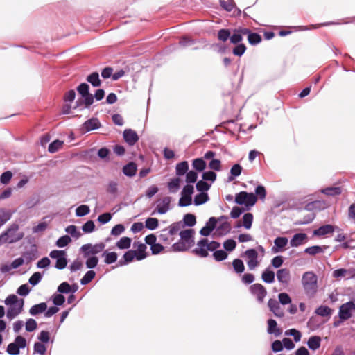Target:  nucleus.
<instances>
[{"mask_svg":"<svg viewBox=\"0 0 355 355\" xmlns=\"http://www.w3.org/2000/svg\"><path fill=\"white\" fill-rule=\"evenodd\" d=\"M248 40L251 45H257L261 42V37L257 33H251L248 37Z\"/></svg>","mask_w":355,"mask_h":355,"instance_id":"52","label":"nucleus"},{"mask_svg":"<svg viewBox=\"0 0 355 355\" xmlns=\"http://www.w3.org/2000/svg\"><path fill=\"white\" fill-rule=\"evenodd\" d=\"M123 139L130 145H135L139 140V136L135 130L126 129L123 131Z\"/></svg>","mask_w":355,"mask_h":355,"instance_id":"17","label":"nucleus"},{"mask_svg":"<svg viewBox=\"0 0 355 355\" xmlns=\"http://www.w3.org/2000/svg\"><path fill=\"white\" fill-rule=\"evenodd\" d=\"M193 167L198 171H202L206 168V162L202 158H197L193 160Z\"/></svg>","mask_w":355,"mask_h":355,"instance_id":"43","label":"nucleus"},{"mask_svg":"<svg viewBox=\"0 0 355 355\" xmlns=\"http://www.w3.org/2000/svg\"><path fill=\"white\" fill-rule=\"evenodd\" d=\"M335 227L332 225H322L319 228L313 231V235L315 236H325L329 234H331L334 232Z\"/></svg>","mask_w":355,"mask_h":355,"instance_id":"25","label":"nucleus"},{"mask_svg":"<svg viewBox=\"0 0 355 355\" xmlns=\"http://www.w3.org/2000/svg\"><path fill=\"white\" fill-rule=\"evenodd\" d=\"M257 200V197L253 193L241 191L235 196V202L238 205H244L247 207L253 206Z\"/></svg>","mask_w":355,"mask_h":355,"instance_id":"4","label":"nucleus"},{"mask_svg":"<svg viewBox=\"0 0 355 355\" xmlns=\"http://www.w3.org/2000/svg\"><path fill=\"white\" fill-rule=\"evenodd\" d=\"M333 277L335 278L346 277L351 279L355 277V269L339 268L333 272Z\"/></svg>","mask_w":355,"mask_h":355,"instance_id":"16","label":"nucleus"},{"mask_svg":"<svg viewBox=\"0 0 355 355\" xmlns=\"http://www.w3.org/2000/svg\"><path fill=\"white\" fill-rule=\"evenodd\" d=\"M42 279V275L40 272H34L28 279V283L32 286L37 285Z\"/></svg>","mask_w":355,"mask_h":355,"instance_id":"51","label":"nucleus"},{"mask_svg":"<svg viewBox=\"0 0 355 355\" xmlns=\"http://www.w3.org/2000/svg\"><path fill=\"white\" fill-rule=\"evenodd\" d=\"M277 278L279 283L287 286L290 282L291 275L287 268L279 269L277 272Z\"/></svg>","mask_w":355,"mask_h":355,"instance_id":"19","label":"nucleus"},{"mask_svg":"<svg viewBox=\"0 0 355 355\" xmlns=\"http://www.w3.org/2000/svg\"><path fill=\"white\" fill-rule=\"evenodd\" d=\"M159 220L155 218H148L145 222V226L150 230H154L158 227Z\"/></svg>","mask_w":355,"mask_h":355,"instance_id":"44","label":"nucleus"},{"mask_svg":"<svg viewBox=\"0 0 355 355\" xmlns=\"http://www.w3.org/2000/svg\"><path fill=\"white\" fill-rule=\"evenodd\" d=\"M101 127V123L97 118L93 117L87 120L82 125L81 131L87 132L92 130L98 129Z\"/></svg>","mask_w":355,"mask_h":355,"instance_id":"12","label":"nucleus"},{"mask_svg":"<svg viewBox=\"0 0 355 355\" xmlns=\"http://www.w3.org/2000/svg\"><path fill=\"white\" fill-rule=\"evenodd\" d=\"M171 197L166 196L162 199H159L157 201V205L155 210L152 214H155L157 211L159 214H164L167 213L171 209Z\"/></svg>","mask_w":355,"mask_h":355,"instance_id":"9","label":"nucleus"},{"mask_svg":"<svg viewBox=\"0 0 355 355\" xmlns=\"http://www.w3.org/2000/svg\"><path fill=\"white\" fill-rule=\"evenodd\" d=\"M183 227L184 225L181 222L173 223L168 227V234L173 236L176 234Z\"/></svg>","mask_w":355,"mask_h":355,"instance_id":"45","label":"nucleus"},{"mask_svg":"<svg viewBox=\"0 0 355 355\" xmlns=\"http://www.w3.org/2000/svg\"><path fill=\"white\" fill-rule=\"evenodd\" d=\"M332 309L327 306L321 305L315 310V313L322 317H329Z\"/></svg>","mask_w":355,"mask_h":355,"instance_id":"35","label":"nucleus"},{"mask_svg":"<svg viewBox=\"0 0 355 355\" xmlns=\"http://www.w3.org/2000/svg\"><path fill=\"white\" fill-rule=\"evenodd\" d=\"M209 199V198L207 193L201 192L195 196L193 202L195 205L199 206L207 202Z\"/></svg>","mask_w":355,"mask_h":355,"instance_id":"40","label":"nucleus"},{"mask_svg":"<svg viewBox=\"0 0 355 355\" xmlns=\"http://www.w3.org/2000/svg\"><path fill=\"white\" fill-rule=\"evenodd\" d=\"M105 248V244L103 242L96 244L87 243L80 247V252L83 257L86 259L85 265L87 268L93 269L96 267L98 258L96 255L101 252Z\"/></svg>","mask_w":355,"mask_h":355,"instance_id":"1","label":"nucleus"},{"mask_svg":"<svg viewBox=\"0 0 355 355\" xmlns=\"http://www.w3.org/2000/svg\"><path fill=\"white\" fill-rule=\"evenodd\" d=\"M136 253L134 250H128L124 253L123 257L118 261L117 266H124L130 263L134 260V259H136Z\"/></svg>","mask_w":355,"mask_h":355,"instance_id":"21","label":"nucleus"},{"mask_svg":"<svg viewBox=\"0 0 355 355\" xmlns=\"http://www.w3.org/2000/svg\"><path fill=\"white\" fill-rule=\"evenodd\" d=\"M231 33L229 29L223 28L218 32V39L223 42L230 39Z\"/></svg>","mask_w":355,"mask_h":355,"instance_id":"49","label":"nucleus"},{"mask_svg":"<svg viewBox=\"0 0 355 355\" xmlns=\"http://www.w3.org/2000/svg\"><path fill=\"white\" fill-rule=\"evenodd\" d=\"M37 246L33 245L28 250L23 252L22 258L24 259V261L29 263L37 257Z\"/></svg>","mask_w":355,"mask_h":355,"instance_id":"20","label":"nucleus"},{"mask_svg":"<svg viewBox=\"0 0 355 355\" xmlns=\"http://www.w3.org/2000/svg\"><path fill=\"white\" fill-rule=\"evenodd\" d=\"M184 226L193 227L196 223L195 215L192 214H187L183 217Z\"/></svg>","mask_w":355,"mask_h":355,"instance_id":"42","label":"nucleus"},{"mask_svg":"<svg viewBox=\"0 0 355 355\" xmlns=\"http://www.w3.org/2000/svg\"><path fill=\"white\" fill-rule=\"evenodd\" d=\"M65 231L67 233L69 234L71 236L76 238V239L79 238L81 235L80 232L79 231H78L77 227L73 225L67 226L65 228Z\"/></svg>","mask_w":355,"mask_h":355,"instance_id":"58","label":"nucleus"},{"mask_svg":"<svg viewBox=\"0 0 355 355\" xmlns=\"http://www.w3.org/2000/svg\"><path fill=\"white\" fill-rule=\"evenodd\" d=\"M19 225L13 223L1 234L4 239V242L13 243L20 241L24 237V233L17 232Z\"/></svg>","mask_w":355,"mask_h":355,"instance_id":"3","label":"nucleus"},{"mask_svg":"<svg viewBox=\"0 0 355 355\" xmlns=\"http://www.w3.org/2000/svg\"><path fill=\"white\" fill-rule=\"evenodd\" d=\"M192 198L191 196L181 194V197L178 202V205L180 207H187L191 204Z\"/></svg>","mask_w":355,"mask_h":355,"instance_id":"60","label":"nucleus"},{"mask_svg":"<svg viewBox=\"0 0 355 355\" xmlns=\"http://www.w3.org/2000/svg\"><path fill=\"white\" fill-rule=\"evenodd\" d=\"M11 218V214L4 209L0 210V227L3 226Z\"/></svg>","mask_w":355,"mask_h":355,"instance_id":"59","label":"nucleus"},{"mask_svg":"<svg viewBox=\"0 0 355 355\" xmlns=\"http://www.w3.org/2000/svg\"><path fill=\"white\" fill-rule=\"evenodd\" d=\"M324 252L323 248L319 245H313L311 247H308L304 250V252L309 254L310 255H315L319 253H322Z\"/></svg>","mask_w":355,"mask_h":355,"instance_id":"53","label":"nucleus"},{"mask_svg":"<svg viewBox=\"0 0 355 355\" xmlns=\"http://www.w3.org/2000/svg\"><path fill=\"white\" fill-rule=\"evenodd\" d=\"M62 145L63 141L60 140H55L49 145L48 150L51 153H54L57 152L60 148H61Z\"/></svg>","mask_w":355,"mask_h":355,"instance_id":"55","label":"nucleus"},{"mask_svg":"<svg viewBox=\"0 0 355 355\" xmlns=\"http://www.w3.org/2000/svg\"><path fill=\"white\" fill-rule=\"evenodd\" d=\"M67 253L65 255H63L60 259H58V260L55 262V267L58 270H62L66 268L67 265Z\"/></svg>","mask_w":355,"mask_h":355,"instance_id":"61","label":"nucleus"},{"mask_svg":"<svg viewBox=\"0 0 355 355\" xmlns=\"http://www.w3.org/2000/svg\"><path fill=\"white\" fill-rule=\"evenodd\" d=\"M132 239L124 236L121 238L116 243V246L121 250L128 249L131 245Z\"/></svg>","mask_w":355,"mask_h":355,"instance_id":"33","label":"nucleus"},{"mask_svg":"<svg viewBox=\"0 0 355 355\" xmlns=\"http://www.w3.org/2000/svg\"><path fill=\"white\" fill-rule=\"evenodd\" d=\"M37 324L35 320L29 318L26 320L25 324L26 330L28 332H32L37 329Z\"/></svg>","mask_w":355,"mask_h":355,"instance_id":"64","label":"nucleus"},{"mask_svg":"<svg viewBox=\"0 0 355 355\" xmlns=\"http://www.w3.org/2000/svg\"><path fill=\"white\" fill-rule=\"evenodd\" d=\"M250 293L254 296L259 303H262L264 301V298L267 295V291L266 288L261 284H254L249 288Z\"/></svg>","mask_w":355,"mask_h":355,"instance_id":"7","label":"nucleus"},{"mask_svg":"<svg viewBox=\"0 0 355 355\" xmlns=\"http://www.w3.org/2000/svg\"><path fill=\"white\" fill-rule=\"evenodd\" d=\"M355 310V303L352 301H349L346 303L343 304L339 307L338 311V316L339 318L345 321L349 320L352 314V311Z\"/></svg>","mask_w":355,"mask_h":355,"instance_id":"6","label":"nucleus"},{"mask_svg":"<svg viewBox=\"0 0 355 355\" xmlns=\"http://www.w3.org/2000/svg\"><path fill=\"white\" fill-rule=\"evenodd\" d=\"M232 267L234 268V272L238 274L242 273L245 270L243 262L240 259H235L232 261Z\"/></svg>","mask_w":355,"mask_h":355,"instance_id":"41","label":"nucleus"},{"mask_svg":"<svg viewBox=\"0 0 355 355\" xmlns=\"http://www.w3.org/2000/svg\"><path fill=\"white\" fill-rule=\"evenodd\" d=\"M302 285L306 295L309 298L315 297L318 292V277L312 271L305 272L302 275Z\"/></svg>","mask_w":355,"mask_h":355,"instance_id":"2","label":"nucleus"},{"mask_svg":"<svg viewBox=\"0 0 355 355\" xmlns=\"http://www.w3.org/2000/svg\"><path fill=\"white\" fill-rule=\"evenodd\" d=\"M24 301L23 299H19V302L17 304L8 306L6 312V316L10 320L14 319L23 311Z\"/></svg>","mask_w":355,"mask_h":355,"instance_id":"10","label":"nucleus"},{"mask_svg":"<svg viewBox=\"0 0 355 355\" xmlns=\"http://www.w3.org/2000/svg\"><path fill=\"white\" fill-rule=\"evenodd\" d=\"M242 167L240 164H236L230 169V175L228 177V182L233 181L235 178L239 176L242 171Z\"/></svg>","mask_w":355,"mask_h":355,"instance_id":"32","label":"nucleus"},{"mask_svg":"<svg viewBox=\"0 0 355 355\" xmlns=\"http://www.w3.org/2000/svg\"><path fill=\"white\" fill-rule=\"evenodd\" d=\"M180 240L189 245L190 247L194 244V230L192 229H187L180 231Z\"/></svg>","mask_w":355,"mask_h":355,"instance_id":"13","label":"nucleus"},{"mask_svg":"<svg viewBox=\"0 0 355 355\" xmlns=\"http://www.w3.org/2000/svg\"><path fill=\"white\" fill-rule=\"evenodd\" d=\"M90 211L89 206L82 205L78 207L76 209V215L78 217H83L87 215Z\"/></svg>","mask_w":355,"mask_h":355,"instance_id":"48","label":"nucleus"},{"mask_svg":"<svg viewBox=\"0 0 355 355\" xmlns=\"http://www.w3.org/2000/svg\"><path fill=\"white\" fill-rule=\"evenodd\" d=\"M285 335L293 336L294 340L297 343L301 340L302 334L300 331L295 329H291L285 331Z\"/></svg>","mask_w":355,"mask_h":355,"instance_id":"54","label":"nucleus"},{"mask_svg":"<svg viewBox=\"0 0 355 355\" xmlns=\"http://www.w3.org/2000/svg\"><path fill=\"white\" fill-rule=\"evenodd\" d=\"M328 205L324 200H315L307 203L304 209L306 211H321L326 209Z\"/></svg>","mask_w":355,"mask_h":355,"instance_id":"15","label":"nucleus"},{"mask_svg":"<svg viewBox=\"0 0 355 355\" xmlns=\"http://www.w3.org/2000/svg\"><path fill=\"white\" fill-rule=\"evenodd\" d=\"M307 239V235L305 233H297L293 236L290 241L291 247H298L302 245Z\"/></svg>","mask_w":355,"mask_h":355,"instance_id":"23","label":"nucleus"},{"mask_svg":"<svg viewBox=\"0 0 355 355\" xmlns=\"http://www.w3.org/2000/svg\"><path fill=\"white\" fill-rule=\"evenodd\" d=\"M34 353L39 354L40 355H45L46 347L44 343L40 342H35L33 346Z\"/></svg>","mask_w":355,"mask_h":355,"instance_id":"50","label":"nucleus"},{"mask_svg":"<svg viewBox=\"0 0 355 355\" xmlns=\"http://www.w3.org/2000/svg\"><path fill=\"white\" fill-rule=\"evenodd\" d=\"M137 246V248L136 250H134V252H135L136 253V259L138 260V261H141V260H143L144 259L146 256H147V254L146 252V245L144 244V243H139V242H135L134 243V247H136Z\"/></svg>","mask_w":355,"mask_h":355,"instance_id":"24","label":"nucleus"},{"mask_svg":"<svg viewBox=\"0 0 355 355\" xmlns=\"http://www.w3.org/2000/svg\"><path fill=\"white\" fill-rule=\"evenodd\" d=\"M253 221V215L251 213H246L243 216V227L249 230L252 227Z\"/></svg>","mask_w":355,"mask_h":355,"instance_id":"46","label":"nucleus"},{"mask_svg":"<svg viewBox=\"0 0 355 355\" xmlns=\"http://www.w3.org/2000/svg\"><path fill=\"white\" fill-rule=\"evenodd\" d=\"M95 275L96 272L94 270H88L80 279V284L82 285L89 284L95 277Z\"/></svg>","mask_w":355,"mask_h":355,"instance_id":"47","label":"nucleus"},{"mask_svg":"<svg viewBox=\"0 0 355 355\" xmlns=\"http://www.w3.org/2000/svg\"><path fill=\"white\" fill-rule=\"evenodd\" d=\"M87 81L89 82L93 87H97L101 86V80L99 78V74L97 72H93L86 78Z\"/></svg>","mask_w":355,"mask_h":355,"instance_id":"31","label":"nucleus"},{"mask_svg":"<svg viewBox=\"0 0 355 355\" xmlns=\"http://www.w3.org/2000/svg\"><path fill=\"white\" fill-rule=\"evenodd\" d=\"M102 256L104 257V262L109 265L114 263L117 260V253L115 252L104 251Z\"/></svg>","mask_w":355,"mask_h":355,"instance_id":"30","label":"nucleus"},{"mask_svg":"<svg viewBox=\"0 0 355 355\" xmlns=\"http://www.w3.org/2000/svg\"><path fill=\"white\" fill-rule=\"evenodd\" d=\"M208 239H202L197 243V246L193 250V253L200 257H207L209 249H207Z\"/></svg>","mask_w":355,"mask_h":355,"instance_id":"11","label":"nucleus"},{"mask_svg":"<svg viewBox=\"0 0 355 355\" xmlns=\"http://www.w3.org/2000/svg\"><path fill=\"white\" fill-rule=\"evenodd\" d=\"M268 306L270 310L274 313L276 317L282 318L284 315V311L282 309L279 302L275 299H270L268 302Z\"/></svg>","mask_w":355,"mask_h":355,"instance_id":"18","label":"nucleus"},{"mask_svg":"<svg viewBox=\"0 0 355 355\" xmlns=\"http://www.w3.org/2000/svg\"><path fill=\"white\" fill-rule=\"evenodd\" d=\"M71 239L69 236L64 235L60 237L56 241V245L59 248H64L67 246L70 242Z\"/></svg>","mask_w":355,"mask_h":355,"instance_id":"57","label":"nucleus"},{"mask_svg":"<svg viewBox=\"0 0 355 355\" xmlns=\"http://www.w3.org/2000/svg\"><path fill=\"white\" fill-rule=\"evenodd\" d=\"M52 301L55 306H62L65 302V297L60 294H54L52 296Z\"/></svg>","mask_w":355,"mask_h":355,"instance_id":"63","label":"nucleus"},{"mask_svg":"<svg viewBox=\"0 0 355 355\" xmlns=\"http://www.w3.org/2000/svg\"><path fill=\"white\" fill-rule=\"evenodd\" d=\"M213 257L216 261H221L227 258V253L223 250H216L213 253Z\"/></svg>","mask_w":355,"mask_h":355,"instance_id":"62","label":"nucleus"},{"mask_svg":"<svg viewBox=\"0 0 355 355\" xmlns=\"http://www.w3.org/2000/svg\"><path fill=\"white\" fill-rule=\"evenodd\" d=\"M26 346V339L21 336H17L14 342L8 345L6 352L10 355H19L20 349H24Z\"/></svg>","mask_w":355,"mask_h":355,"instance_id":"5","label":"nucleus"},{"mask_svg":"<svg viewBox=\"0 0 355 355\" xmlns=\"http://www.w3.org/2000/svg\"><path fill=\"white\" fill-rule=\"evenodd\" d=\"M267 332L269 334H274L276 337L279 336L282 334L281 329L277 327V322L273 319L268 320Z\"/></svg>","mask_w":355,"mask_h":355,"instance_id":"26","label":"nucleus"},{"mask_svg":"<svg viewBox=\"0 0 355 355\" xmlns=\"http://www.w3.org/2000/svg\"><path fill=\"white\" fill-rule=\"evenodd\" d=\"M189 169V164L187 161L178 163L175 166V173L178 176H182L187 173Z\"/></svg>","mask_w":355,"mask_h":355,"instance_id":"34","label":"nucleus"},{"mask_svg":"<svg viewBox=\"0 0 355 355\" xmlns=\"http://www.w3.org/2000/svg\"><path fill=\"white\" fill-rule=\"evenodd\" d=\"M137 165L134 162H129L123 167V173L128 177H133L137 172Z\"/></svg>","mask_w":355,"mask_h":355,"instance_id":"28","label":"nucleus"},{"mask_svg":"<svg viewBox=\"0 0 355 355\" xmlns=\"http://www.w3.org/2000/svg\"><path fill=\"white\" fill-rule=\"evenodd\" d=\"M180 178H172L168 183V188L171 193H175L180 189Z\"/></svg>","mask_w":355,"mask_h":355,"instance_id":"39","label":"nucleus"},{"mask_svg":"<svg viewBox=\"0 0 355 355\" xmlns=\"http://www.w3.org/2000/svg\"><path fill=\"white\" fill-rule=\"evenodd\" d=\"M288 240L286 237L278 236L274 241V246L272 248L273 252L277 253L282 251L288 244Z\"/></svg>","mask_w":355,"mask_h":355,"instance_id":"22","label":"nucleus"},{"mask_svg":"<svg viewBox=\"0 0 355 355\" xmlns=\"http://www.w3.org/2000/svg\"><path fill=\"white\" fill-rule=\"evenodd\" d=\"M321 192L327 196H335L341 193L342 189L340 187H327L322 189Z\"/></svg>","mask_w":355,"mask_h":355,"instance_id":"38","label":"nucleus"},{"mask_svg":"<svg viewBox=\"0 0 355 355\" xmlns=\"http://www.w3.org/2000/svg\"><path fill=\"white\" fill-rule=\"evenodd\" d=\"M191 247L184 241L180 239L179 241L173 243L171 246V250L173 252H184L189 250Z\"/></svg>","mask_w":355,"mask_h":355,"instance_id":"36","label":"nucleus"},{"mask_svg":"<svg viewBox=\"0 0 355 355\" xmlns=\"http://www.w3.org/2000/svg\"><path fill=\"white\" fill-rule=\"evenodd\" d=\"M245 51L246 46L244 44H238L232 49V53L236 56L241 57L245 53Z\"/></svg>","mask_w":355,"mask_h":355,"instance_id":"56","label":"nucleus"},{"mask_svg":"<svg viewBox=\"0 0 355 355\" xmlns=\"http://www.w3.org/2000/svg\"><path fill=\"white\" fill-rule=\"evenodd\" d=\"M275 277V272L269 269L265 270L261 275L262 280L267 284H271L274 282Z\"/></svg>","mask_w":355,"mask_h":355,"instance_id":"37","label":"nucleus"},{"mask_svg":"<svg viewBox=\"0 0 355 355\" xmlns=\"http://www.w3.org/2000/svg\"><path fill=\"white\" fill-rule=\"evenodd\" d=\"M308 347L310 349L315 351L320 348L321 345V338L318 336H313L309 338L307 342Z\"/></svg>","mask_w":355,"mask_h":355,"instance_id":"29","label":"nucleus"},{"mask_svg":"<svg viewBox=\"0 0 355 355\" xmlns=\"http://www.w3.org/2000/svg\"><path fill=\"white\" fill-rule=\"evenodd\" d=\"M217 224V220L215 217H211L206 223L205 226H204L200 230V234L202 236H209L211 232L216 228Z\"/></svg>","mask_w":355,"mask_h":355,"instance_id":"14","label":"nucleus"},{"mask_svg":"<svg viewBox=\"0 0 355 355\" xmlns=\"http://www.w3.org/2000/svg\"><path fill=\"white\" fill-rule=\"evenodd\" d=\"M46 309H47L46 303L41 302L40 304H35L33 306H31V309H29V313L33 316H35L38 314L45 312V311Z\"/></svg>","mask_w":355,"mask_h":355,"instance_id":"27","label":"nucleus"},{"mask_svg":"<svg viewBox=\"0 0 355 355\" xmlns=\"http://www.w3.org/2000/svg\"><path fill=\"white\" fill-rule=\"evenodd\" d=\"M244 256L247 258V265L250 270H254L259 265L258 252L255 249L245 250Z\"/></svg>","mask_w":355,"mask_h":355,"instance_id":"8","label":"nucleus"}]
</instances>
